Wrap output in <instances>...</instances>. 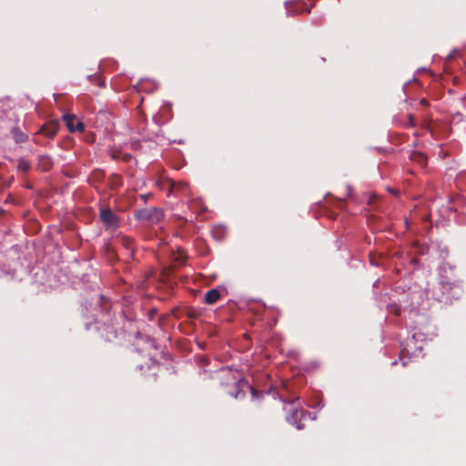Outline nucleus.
I'll use <instances>...</instances> for the list:
<instances>
[{
    "label": "nucleus",
    "instance_id": "obj_2",
    "mask_svg": "<svg viewBox=\"0 0 466 466\" xmlns=\"http://www.w3.org/2000/svg\"><path fill=\"white\" fill-rule=\"evenodd\" d=\"M64 121L69 130V132H83L85 130V125L80 121L75 115L66 114L64 116Z\"/></svg>",
    "mask_w": 466,
    "mask_h": 466
},
{
    "label": "nucleus",
    "instance_id": "obj_3",
    "mask_svg": "<svg viewBox=\"0 0 466 466\" xmlns=\"http://www.w3.org/2000/svg\"><path fill=\"white\" fill-rule=\"evenodd\" d=\"M100 218L107 228L115 229L118 227V218L110 209H101Z\"/></svg>",
    "mask_w": 466,
    "mask_h": 466
},
{
    "label": "nucleus",
    "instance_id": "obj_4",
    "mask_svg": "<svg viewBox=\"0 0 466 466\" xmlns=\"http://www.w3.org/2000/svg\"><path fill=\"white\" fill-rule=\"evenodd\" d=\"M305 416L304 410L302 409H295L292 413L288 416L287 420L289 423L293 425H297V429L300 430L303 428V426L299 422Z\"/></svg>",
    "mask_w": 466,
    "mask_h": 466
},
{
    "label": "nucleus",
    "instance_id": "obj_11",
    "mask_svg": "<svg viewBox=\"0 0 466 466\" xmlns=\"http://www.w3.org/2000/svg\"><path fill=\"white\" fill-rule=\"evenodd\" d=\"M130 158H131V157H130L129 155H127V154H126V155L124 156V160H125V161H127V160H129Z\"/></svg>",
    "mask_w": 466,
    "mask_h": 466
},
{
    "label": "nucleus",
    "instance_id": "obj_1",
    "mask_svg": "<svg viewBox=\"0 0 466 466\" xmlns=\"http://www.w3.org/2000/svg\"><path fill=\"white\" fill-rule=\"evenodd\" d=\"M137 218L152 223H158L163 218V212L157 208H145L138 211Z\"/></svg>",
    "mask_w": 466,
    "mask_h": 466
},
{
    "label": "nucleus",
    "instance_id": "obj_13",
    "mask_svg": "<svg viewBox=\"0 0 466 466\" xmlns=\"http://www.w3.org/2000/svg\"><path fill=\"white\" fill-rule=\"evenodd\" d=\"M171 187H172V191L176 190V187L174 185H172Z\"/></svg>",
    "mask_w": 466,
    "mask_h": 466
},
{
    "label": "nucleus",
    "instance_id": "obj_6",
    "mask_svg": "<svg viewBox=\"0 0 466 466\" xmlns=\"http://www.w3.org/2000/svg\"><path fill=\"white\" fill-rule=\"evenodd\" d=\"M220 298V293L218 289H213L208 290L205 295V302L207 304H213L217 302Z\"/></svg>",
    "mask_w": 466,
    "mask_h": 466
},
{
    "label": "nucleus",
    "instance_id": "obj_5",
    "mask_svg": "<svg viewBox=\"0 0 466 466\" xmlns=\"http://www.w3.org/2000/svg\"><path fill=\"white\" fill-rule=\"evenodd\" d=\"M57 131H58V125L56 122H51L49 124H46L40 129V132L48 137H53L54 136H56Z\"/></svg>",
    "mask_w": 466,
    "mask_h": 466
},
{
    "label": "nucleus",
    "instance_id": "obj_10",
    "mask_svg": "<svg viewBox=\"0 0 466 466\" xmlns=\"http://www.w3.org/2000/svg\"><path fill=\"white\" fill-rule=\"evenodd\" d=\"M21 170H27L29 168V164L26 161H21L18 165Z\"/></svg>",
    "mask_w": 466,
    "mask_h": 466
},
{
    "label": "nucleus",
    "instance_id": "obj_12",
    "mask_svg": "<svg viewBox=\"0 0 466 466\" xmlns=\"http://www.w3.org/2000/svg\"><path fill=\"white\" fill-rule=\"evenodd\" d=\"M241 392L238 391L236 395H235V398H238V394H240Z\"/></svg>",
    "mask_w": 466,
    "mask_h": 466
},
{
    "label": "nucleus",
    "instance_id": "obj_8",
    "mask_svg": "<svg viewBox=\"0 0 466 466\" xmlns=\"http://www.w3.org/2000/svg\"><path fill=\"white\" fill-rule=\"evenodd\" d=\"M14 135L16 142H24L27 138L26 135L22 132L15 131Z\"/></svg>",
    "mask_w": 466,
    "mask_h": 466
},
{
    "label": "nucleus",
    "instance_id": "obj_9",
    "mask_svg": "<svg viewBox=\"0 0 466 466\" xmlns=\"http://www.w3.org/2000/svg\"><path fill=\"white\" fill-rule=\"evenodd\" d=\"M412 158H413V160L418 161V162H420L421 164L425 160V157H424V156L422 154H416V155L413 156Z\"/></svg>",
    "mask_w": 466,
    "mask_h": 466
},
{
    "label": "nucleus",
    "instance_id": "obj_7",
    "mask_svg": "<svg viewBox=\"0 0 466 466\" xmlns=\"http://www.w3.org/2000/svg\"><path fill=\"white\" fill-rule=\"evenodd\" d=\"M120 243L126 247L127 249H132V239L127 238V237H121L119 238Z\"/></svg>",
    "mask_w": 466,
    "mask_h": 466
}]
</instances>
